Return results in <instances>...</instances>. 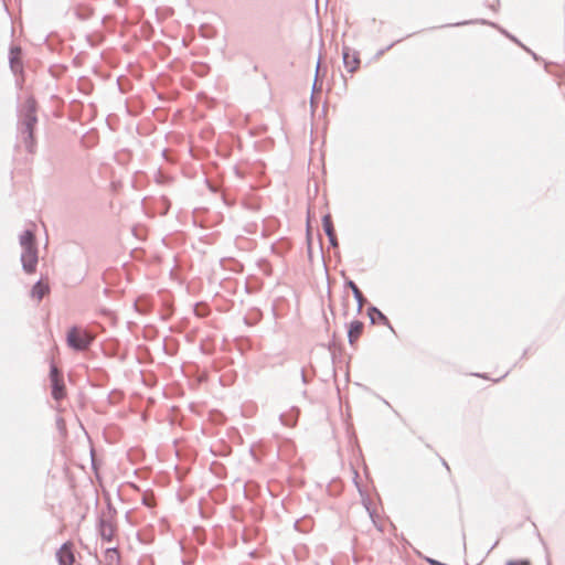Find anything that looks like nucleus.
<instances>
[{
    "label": "nucleus",
    "mask_w": 565,
    "mask_h": 565,
    "mask_svg": "<svg viewBox=\"0 0 565 565\" xmlns=\"http://www.w3.org/2000/svg\"><path fill=\"white\" fill-rule=\"evenodd\" d=\"M36 122L35 102L33 99H28L20 122V132L29 152H33L35 146L34 127Z\"/></svg>",
    "instance_id": "1"
},
{
    "label": "nucleus",
    "mask_w": 565,
    "mask_h": 565,
    "mask_svg": "<svg viewBox=\"0 0 565 565\" xmlns=\"http://www.w3.org/2000/svg\"><path fill=\"white\" fill-rule=\"evenodd\" d=\"M20 245L22 247L21 262L23 270L32 274L36 269L39 259L34 233L30 230L24 231L20 236Z\"/></svg>",
    "instance_id": "2"
},
{
    "label": "nucleus",
    "mask_w": 565,
    "mask_h": 565,
    "mask_svg": "<svg viewBox=\"0 0 565 565\" xmlns=\"http://www.w3.org/2000/svg\"><path fill=\"white\" fill-rule=\"evenodd\" d=\"M93 340V335L77 327H72L68 330L66 338L67 344L76 351H84L88 349Z\"/></svg>",
    "instance_id": "3"
},
{
    "label": "nucleus",
    "mask_w": 565,
    "mask_h": 565,
    "mask_svg": "<svg viewBox=\"0 0 565 565\" xmlns=\"http://www.w3.org/2000/svg\"><path fill=\"white\" fill-rule=\"evenodd\" d=\"M50 380L52 386V397L55 401H61L65 396V385L63 375L55 364H51Z\"/></svg>",
    "instance_id": "4"
},
{
    "label": "nucleus",
    "mask_w": 565,
    "mask_h": 565,
    "mask_svg": "<svg viewBox=\"0 0 565 565\" xmlns=\"http://www.w3.org/2000/svg\"><path fill=\"white\" fill-rule=\"evenodd\" d=\"M363 331H364V323L360 320H354L349 324L348 338H349V343L352 347L356 345L359 339L363 334Z\"/></svg>",
    "instance_id": "5"
},
{
    "label": "nucleus",
    "mask_w": 565,
    "mask_h": 565,
    "mask_svg": "<svg viewBox=\"0 0 565 565\" xmlns=\"http://www.w3.org/2000/svg\"><path fill=\"white\" fill-rule=\"evenodd\" d=\"M99 534L103 540L110 542L114 537L115 527L113 525V522L108 519H105L104 516L99 520Z\"/></svg>",
    "instance_id": "6"
},
{
    "label": "nucleus",
    "mask_w": 565,
    "mask_h": 565,
    "mask_svg": "<svg viewBox=\"0 0 565 565\" xmlns=\"http://www.w3.org/2000/svg\"><path fill=\"white\" fill-rule=\"evenodd\" d=\"M60 565H73L75 558L71 544L64 543L56 554Z\"/></svg>",
    "instance_id": "7"
},
{
    "label": "nucleus",
    "mask_w": 565,
    "mask_h": 565,
    "mask_svg": "<svg viewBox=\"0 0 565 565\" xmlns=\"http://www.w3.org/2000/svg\"><path fill=\"white\" fill-rule=\"evenodd\" d=\"M20 57L21 49L19 46H11L9 62L13 73H18L22 70V63Z\"/></svg>",
    "instance_id": "8"
},
{
    "label": "nucleus",
    "mask_w": 565,
    "mask_h": 565,
    "mask_svg": "<svg viewBox=\"0 0 565 565\" xmlns=\"http://www.w3.org/2000/svg\"><path fill=\"white\" fill-rule=\"evenodd\" d=\"M322 226H323V230H324L327 236L330 239V243L333 246H335L337 245L335 231H334V227H333L332 218H331V216L329 214L323 216V218H322Z\"/></svg>",
    "instance_id": "9"
},
{
    "label": "nucleus",
    "mask_w": 565,
    "mask_h": 565,
    "mask_svg": "<svg viewBox=\"0 0 565 565\" xmlns=\"http://www.w3.org/2000/svg\"><path fill=\"white\" fill-rule=\"evenodd\" d=\"M49 292V286L42 284V281H38L31 291L32 297L41 300Z\"/></svg>",
    "instance_id": "10"
},
{
    "label": "nucleus",
    "mask_w": 565,
    "mask_h": 565,
    "mask_svg": "<svg viewBox=\"0 0 565 565\" xmlns=\"http://www.w3.org/2000/svg\"><path fill=\"white\" fill-rule=\"evenodd\" d=\"M348 287L351 288L352 292H353V296L354 298L356 299L358 301V308L359 310H361L364 306V302H365V299H364V296L362 294V291L359 289V287L353 282V281H348L347 282Z\"/></svg>",
    "instance_id": "11"
},
{
    "label": "nucleus",
    "mask_w": 565,
    "mask_h": 565,
    "mask_svg": "<svg viewBox=\"0 0 565 565\" xmlns=\"http://www.w3.org/2000/svg\"><path fill=\"white\" fill-rule=\"evenodd\" d=\"M343 60H344V63H345V66L350 71V72H353L358 68V65H359V60L353 57L352 60H349V53H344L343 54Z\"/></svg>",
    "instance_id": "12"
},
{
    "label": "nucleus",
    "mask_w": 565,
    "mask_h": 565,
    "mask_svg": "<svg viewBox=\"0 0 565 565\" xmlns=\"http://www.w3.org/2000/svg\"><path fill=\"white\" fill-rule=\"evenodd\" d=\"M194 311L196 316L203 317L205 315V307L196 305Z\"/></svg>",
    "instance_id": "13"
},
{
    "label": "nucleus",
    "mask_w": 565,
    "mask_h": 565,
    "mask_svg": "<svg viewBox=\"0 0 565 565\" xmlns=\"http://www.w3.org/2000/svg\"><path fill=\"white\" fill-rule=\"evenodd\" d=\"M107 555L110 559L114 557L118 558V552L116 548H107Z\"/></svg>",
    "instance_id": "14"
},
{
    "label": "nucleus",
    "mask_w": 565,
    "mask_h": 565,
    "mask_svg": "<svg viewBox=\"0 0 565 565\" xmlns=\"http://www.w3.org/2000/svg\"><path fill=\"white\" fill-rule=\"evenodd\" d=\"M509 565H530L529 562H514V563H510Z\"/></svg>",
    "instance_id": "15"
},
{
    "label": "nucleus",
    "mask_w": 565,
    "mask_h": 565,
    "mask_svg": "<svg viewBox=\"0 0 565 565\" xmlns=\"http://www.w3.org/2000/svg\"><path fill=\"white\" fill-rule=\"evenodd\" d=\"M242 539L244 542L247 541V536H246V527H244L243 532H242Z\"/></svg>",
    "instance_id": "16"
},
{
    "label": "nucleus",
    "mask_w": 565,
    "mask_h": 565,
    "mask_svg": "<svg viewBox=\"0 0 565 565\" xmlns=\"http://www.w3.org/2000/svg\"><path fill=\"white\" fill-rule=\"evenodd\" d=\"M244 493L246 494L247 493V482L244 483Z\"/></svg>",
    "instance_id": "17"
},
{
    "label": "nucleus",
    "mask_w": 565,
    "mask_h": 565,
    "mask_svg": "<svg viewBox=\"0 0 565 565\" xmlns=\"http://www.w3.org/2000/svg\"><path fill=\"white\" fill-rule=\"evenodd\" d=\"M244 285H245V289L247 290V278L245 279Z\"/></svg>",
    "instance_id": "18"
}]
</instances>
